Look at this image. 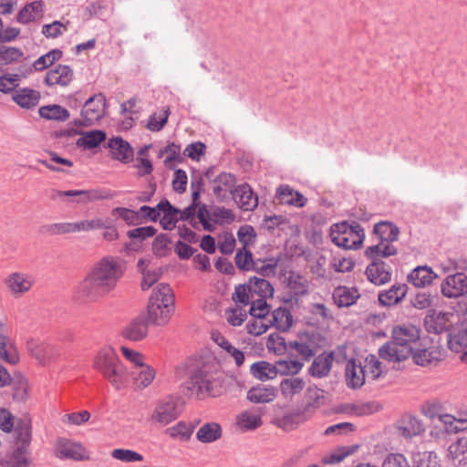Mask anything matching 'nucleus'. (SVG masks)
<instances>
[{
    "instance_id": "f257e3e1",
    "label": "nucleus",
    "mask_w": 467,
    "mask_h": 467,
    "mask_svg": "<svg viewBox=\"0 0 467 467\" xmlns=\"http://www.w3.org/2000/svg\"><path fill=\"white\" fill-rule=\"evenodd\" d=\"M124 262L115 256H104L90 267L77 287L78 296L87 300L98 299L112 292L125 272Z\"/></svg>"
},
{
    "instance_id": "f03ea898",
    "label": "nucleus",
    "mask_w": 467,
    "mask_h": 467,
    "mask_svg": "<svg viewBox=\"0 0 467 467\" xmlns=\"http://www.w3.org/2000/svg\"><path fill=\"white\" fill-rule=\"evenodd\" d=\"M420 338V329L411 324L396 325L391 329V340L379 349V357L389 362L400 363L412 354L413 344Z\"/></svg>"
},
{
    "instance_id": "7ed1b4c3",
    "label": "nucleus",
    "mask_w": 467,
    "mask_h": 467,
    "mask_svg": "<svg viewBox=\"0 0 467 467\" xmlns=\"http://www.w3.org/2000/svg\"><path fill=\"white\" fill-rule=\"evenodd\" d=\"M175 310V296L167 284L157 285L151 292L148 303V321L155 326H165Z\"/></svg>"
},
{
    "instance_id": "20e7f679",
    "label": "nucleus",
    "mask_w": 467,
    "mask_h": 467,
    "mask_svg": "<svg viewBox=\"0 0 467 467\" xmlns=\"http://www.w3.org/2000/svg\"><path fill=\"white\" fill-rule=\"evenodd\" d=\"M190 385L198 395L217 397L224 390L221 372L215 362L203 363L193 369L190 376Z\"/></svg>"
},
{
    "instance_id": "39448f33",
    "label": "nucleus",
    "mask_w": 467,
    "mask_h": 467,
    "mask_svg": "<svg viewBox=\"0 0 467 467\" xmlns=\"http://www.w3.org/2000/svg\"><path fill=\"white\" fill-rule=\"evenodd\" d=\"M332 242L344 249H358L363 243L365 234L359 224L341 223L334 224L330 230Z\"/></svg>"
},
{
    "instance_id": "423d86ee",
    "label": "nucleus",
    "mask_w": 467,
    "mask_h": 467,
    "mask_svg": "<svg viewBox=\"0 0 467 467\" xmlns=\"http://www.w3.org/2000/svg\"><path fill=\"white\" fill-rule=\"evenodd\" d=\"M178 400L174 396H166L159 400L151 410L149 420L154 424L166 426L179 417Z\"/></svg>"
},
{
    "instance_id": "0eeeda50",
    "label": "nucleus",
    "mask_w": 467,
    "mask_h": 467,
    "mask_svg": "<svg viewBox=\"0 0 467 467\" xmlns=\"http://www.w3.org/2000/svg\"><path fill=\"white\" fill-rule=\"evenodd\" d=\"M54 455L60 460L87 461L89 453L86 447L78 441L58 438L54 444Z\"/></svg>"
},
{
    "instance_id": "6e6552de",
    "label": "nucleus",
    "mask_w": 467,
    "mask_h": 467,
    "mask_svg": "<svg viewBox=\"0 0 467 467\" xmlns=\"http://www.w3.org/2000/svg\"><path fill=\"white\" fill-rule=\"evenodd\" d=\"M116 196V193L109 189L97 188L89 190H69V191H57L54 198L61 199L64 197H78V203H88L102 200H111Z\"/></svg>"
},
{
    "instance_id": "1a4fd4ad",
    "label": "nucleus",
    "mask_w": 467,
    "mask_h": 467,
    "mask_svg": "<svg viewBox=\"0 0 467 467\" xmlns=\"http://www.w3.org/2000/svg\"><path fill=\"white\" fill-rule=\"evenodd\" d=\"M105 108L106 99L102 94L92 96L82 108L80 123L87 126L95 124L104 116Z\"/></svg>"
},
{
    "instance_id": "9d476101",
    "label": "nucleus",
    "mask_w": 467,
    "mask_h": 467,
    "mask_svg": "<svg viewBox=\"0 0 467 467\" xmlns=\"http://www.w3.org/2000/svg\"><path fill=\"white\" fill-rule=\"evenodd\" d=\"M26 348L31 357L42 366L55 362L59 357V351L55 346L36 339L28 340Z\"/></svg>"
},
{
    "instance_id": "9b49d317",
    "label": "nucleus",
    "mask_w": 467,
    "mask_h": 467,
    "mask_svg": "<svg viewBox=\"0 0 467 467\" xmlns=\"http://www.w3.org/2000/svg\"><path fill=\"white\" fill-rule=\"evenodd\" d=\"M73 78V69L67 65L59 64L47 72L44 83L51 88H66L71 84Z\"/></svg>"
},
{
    "instance_id": "f8f14e48",
    "label": "nucleus",
    "mask_w": 467,
    "mask_h": 467,
    "mask_svg": "<svg viewBox=\"0 0 467 467\" xmlns=\"http://www.w3.org/2000/svg\"><path fill=\"white\" fill-rule=\"evenodd\" d=\"M441 294L448 298H457L467 293V276L463 273L448 275L441 285Z\"/></svg>"
},
{
    "instance_id": "ddd939ff",
    "label": "nucleus",
    "mask_w": 467,
    "mask_h": 467,
    "mask_svg": "<svg viewBox=\"0 0 467 467\" xmlns=\"http://www.w3.org/2000/svg\"><path fill=\"white\" fill-rule=\"evenodd\" d=\"M119 360L116 350L110 346L100 348L92 358V368L101 376Z\"/></svg>"
},
{
    "instance_id": "4468645a",
    "label": "nucleus",
    "mask_w": 467,
    "mask_h": 467,
    "mask_svg": "<svg viewBox=\"0 0 467 467\" xmlns=\"http://www.w3.org/2000/svg\"><path fill=\"white\" fill-rule=\"evenodd\" d=\"M8 291L16 296L27 293L34 285L31 275L24 272H13L5 280Z\"/></svg>"
},
{
    "instance_id": "2eb2a0df",
    "label": "nucleus",
    "mask_w": 467,
    "mask_h": 467,
    "mask_svg": "<svg viewBox=\"0 0 467 467\" xmlns=\"http://www.w3.org/2000/svg\"><path fill=\"white\" fill-rule=\"evenodd\" d=\"M235 177L228 172H221L212 182L213 192L219 201H223L228 193L234 194Z\"/></svg>"
},
{
    "instance_id": "dca6fc26",
    "label": "nucleus",
    "mask_w": 467,
    "mask_h": 467,
    "mask_svg": "<svg viewBox=\"0 0 467 467\" xmlns=\"http://www.w3.org/2000/svg\"><path fill=\"white\" fill-rule=\"evenodd\" d=\"M102 377L116 390L125 389L129 383V371L120 359Z\"/></svg>"
},
{
    "instance_id": "f3484780",
    "label": "nucleus",
    "mask_w": 467,
    "mask_h": 467,
    "mask_svg": "<svg viewBox=\"0 0 467 467\" xmlns=\"http://www.w3.org/2000/svg\"><path fill=\"white\" fill-rule=\"evenodd\" d=\"M233 195L237 205L244 211H253L258 205L257 195L247 183L235 187Z\"/></svg>"
},
{
    "instance_id": "a211bd4d",
    "label": "nucleus",
    "mask_w": 467,
    "mask_h": 467,
    "mask_svg": "<svg viewBox=\"0 0 467 467\" xmlns=\"http://www.w3.org/2000/svg\"><path fill=\"white\" fill-rule=\"evenodd\" d=\"M325 403V392L317 388L306 389L301 410L310 418Z\"/></svg>"
},
{
    "instance_id": "6ab92c4d",
    "label": "nucleus",
    "mask_w": 467,
    "mask_h": 467,
    "mask_svg": "<svg viewBox=\"0 0 467 467\" xmlns=\"http://www.w3.org/2000/svg\"><path fill=\"white\" fill-rule=\"evenodd\" d=\"M424 425L414 416H404L397 424L398 434L405 439H411L424 432Z\"/></svg>"
},
{
    "instance_id": "aec40b11",
    "label": "nucleus",
    "mask_w": 467,
    "mask_h": 467,
    "mask_svg": "<svg viewBox=\"0 0 467 467\" xmlns=\"http://www.w3.org/2000/svg\"><path fill=\"white\" fill-rule=\"evenodd\" d=\"M413 362L419 366L426 367L432 364H437L442 357L441 350L439 347L431 346L429 348H418L412 350Z\"/></svg>"
},
{
    "instance_id": "412c9836",
    "label": "nucleus",
    "mask_w": 467,
    "mask_h": 467,
    "mask_svg": "<svg viewBox=\"0 0 467 467\" xmlns=\"http://www.w3.org/2000/svg\"><path fill=\"white\" fill-rule=\"evenodd\" d=\"M448 347L456 353H460L467 348V323L461 322L454 327L448 335Z\"/></svg>"
},
{
    "instance_id": "4be33fe9",
    "label": "nucleus",
    "mask_w": 467,
    "mask_h": 467,
    "mask_svg": "<svg viewBox=\"0 0 467 467\" xmlns=\"http://www.w3.org/2000/svg\"><path fill=\"white\" fill-rule=\"evenodd\" d=\"M366 275L371 283L377 285L386 284L391 277L389 267L384 262L375 260L368 265Z\"/></svg>"
},
{
    "instance_id": "5701e85b",
    "label": "nucleus",
    "mask_w": 467,
    "mask_h": 467,
    "mask_svg": "<svg viewBox=\"0 0 467 467\" xmlns=\"http://www.w3.org/2000/svg\"><path fill=\"white\" fill-rule=\"evenodd\" d=\"M137 265L142 274L141 288L147 290L159 280L161 272L160 268L153 266L151 261L147 258L140 259Z\"/></svg>"
},
{
    "instance_id": "b1692460",
    "label": "nucleus",
    "mask_w": 467,
    "mask_h": 467,
    "mask_svg": "<svg viewBox=\"0 0 467 467\" xmlns=\"http://www.w3.org/2000/svg\"><path fill=\"white\" fill-rule=\"evenodd\" d=\"M305 387L306 382L302 378L290 377L280 382L279 390L284 400L292 401L296 396L304 390Z\"/></svg>"
},
{
    "instance_id": "393cba45",
    "label": "nucleus",
    "mask_w": 467,
    "mask_h": 467,
    "mask_svg": "<svg viewBox=\"0 0 467 467\" xmlns=\"http://www.w3.org/2000/svg\"><path fill=\"white\" fill-rule=\"evenodd\" d=\"M121 335L130 341H141L148 335V324L141 317L135 318L122 329Z\"/></svg>"
},
{
    "instance_id": "a878e982",
    "label": "nucleus",
    "mask_w": 467,
    "mask_h": 467,
    "mask_svg": "<svg viewBox=\"0 0 467 467\" xmlns=\"http://www.w3.org/2000/svg\"><path fill=\"white\" fill-rule=\"evenodd\" d=\"M276 196L280 203L297 208L304 207L307 202V198L288 185H281L276 191Z\"/></svg>"
},
{
    "instance_id": "bb28decb",
    "label": "nucleus",
    "mask_w": 467,
    "mask_h": 467,
    "mask_svg": "<svg viewBox=\"0 0 467 467\" xmlns=\"http://www.w3.org/2000/svg\"><path fill=\"white\" fill-rule=\"evenodd\" d=\"M309 419L301 409H298L278 418L276 425L284 431H289L298 428Z\"/></svg>"
},
{
    "instance_id": "cd10ccee",
    "label": "nucleus",
    "mask_w": 467,
    "mask_h": 467,
    "mask_svg": "<svg viewBox=\"0 0 467 467\" xmlns=\"http://www.w3.org/2000/svg\"><path fill=\"white\" fill-rule=\"evenodd\" d=\"M2 467H32L28 448L14 446L12 454L1 461Z\"/></svg>"
},
{
    "instance_id": "c85d7f7f",
    "label": "nucleus",
    "mask_w": 467,
    "mask_h": 467,
    "mask_svg": "<svg viewBox=\"0 0 467 467\" xmlns=\"http://www.w3.org/2000/svg\"><path fill=\"white\" fill-rule=\"evenodd\" d=\"M108 147L112 157L118 161L129 162L133 158V150L130 144L120 138L110 139Z\"/></svg>"
},
{
    "instance_id": "c756f323",
    "label": "nucleus",
    "mask_w": 467,
    "mask_h": 467,
    "mask_svg": "<svg viewBox=\"0 0 467 467\" xmlns=\"http://www.w3.org/2000/svg\"><path fill=\"white\" fill-rule=\"evenodd\" d=\"M14 446L28 448L32 440L31 420L25 419L16 423L14 429Z\"/></svg>"
},
{
    "instance_id": "7c9ffc66",
    "label": "nucleus",
    "mask_w": 467,
    "mask_h": 467,
    "mask_svg": "<svg viewBox=\"0 0 467 467\" xmlns=\"http://www.w3.org/2000/svg\"><path fill=\"white\" fill-rule=\"evenodd\" d=\"M360 295L358 289L348 286H338L333 292L334 303L338 307H348L354 305Z\"/></svg>"
},
{
    "instance_id": "2f4dec72",
    "label": "nucleus",
    "mask_w": 467,
    "mask_h": 467,
    "mask_svg": "<svg viewBox=\"0 0 467 467\" xmlns=\"http://www.w3.org/2000/svg\"><path fill=\"white\" fill-rule=\"evenodd\" d=\"M293 322L294 319L291 312L282 306L272 311L271 319L269 320L271 327L281 332L288 331L293 326Z\"/></svg>"
},
{
    "instance_id": "473e14b6",
    "label": "nucleus",
    "mask_w": 467,
    "mask_h": 467,
    "mask_svg": "<svg viewBox=\"0 0 467 467\" xmlns=\"http://www.w3.org/2000/svg\"><path fill=\"white\" fill-rule=\"evenodd\" d=\"M262 424V415L257 410H245L236 417V425L242 431L255 430Z\"/></svg>"
},
{
    "instance_id": "72a5a7b5",
    "label": "nucleus",
    "mask_w": 467,
    "mask_h": 467,
    "mask_svg": "<svg viewBox=\"0 0 467 467\" xmlns=\"http://www.w3.org/2000/svg\"><path fill=\"white\" fill-rule=\"evenodd\" d=\"M195 426L192 423L179 421L166 429L165 433L172 440L182 442L189 441L193 434Z\"/></svg>"
},
{
    "instance_id": "f704fd0d",
    "label": "nucleus",
    "mask_w": 467,
    "mask_h": 467,
    "mask_svg": "<svg viewBox=\"0 0 467 467\" xmlns=\"http://www.w3.org/2000/svg\"><path fill=\"white\" fill-rule=\"evenodd\" d=\"M437 275L428 266H418L409 275V281L416 287H424L432 283Z\"/></svg>"
},
{
    "instance_id": "c9c22d12",
    "label": "nucleus",
    "mask_w": 467,
    "mask_h": 467,
    "mask_svg": "<svg viewBox=\"0 0 467 467\" xmlns=\"http://www.w3.org/2000/svg\"><path fill=\"white\" fill-rule=\"evenodd\" d=\"M223 434L222 427L217 422H207L196 432V439L202 443H212L218 441Z\"/></svg>"
},
{
    "instance_id": "e433bc0d",
    "label": "nucleus",
    "mask_w": 467,
    "mask_h": 467,
    "mask_svg": "<svg viewBox=\"0 0 467 467\" xmlns=\"http://www.w3.org/2000/svg\"><path fill=\"white\" fill-rule=\"evenodd\" d=\"M276 397V389L273 386L258 385L247 392V399L254 403H267Z\"/></svg>"
},
{
    "instance_id": "4c0bfd02",
    "label": "nucleus",
    "mask_w": 467,
    "mask_h": 467,
    "mask_svg": "<svg viewBox=\"0 0 467 467\" xmlns=\"http://www.w3.org/2000/svg\"><path fill=\"white\" fill-rule=\"evenodd\" d=\"M366 375L361 365L355 361H348L346 366V380L352 389L360 388L365 383Z\"/></svg>"
},
{
    "instance_id": "58836bf2",
    "label": "nucleus",
    "mask_w": 467,
    "mask_h": 467,
    "mask_svg": "<svg viewBox=\"0 0 467 467\" xmlns=\"http://www.w3.org/2000/svg\"><path fill=\"white\" fill-rule=\"evenodd\" d=\"M133 372V383L138 389L148 388L156 377V370L147 363Z\"/></svg>"
},
{
    "instance_id": "ea45409f",
    "label": "nucleus",
    "mask_w": 467,
    "mask_h": 467,
    "mask_svg": "<svg viewBox=\"0 0 467 467\" xmlns=\"http://www.w3.org/2000/svg\"><path fill=\"white\" fill-rule=\"evenodd\" d=\"M448 457L456 464L467 462V436H462L450 444Z\"/></svg>"
},
{
    "instance_id": "a19ab883",
    "label": "nucleus",
    "mask_w": 467,
    "mask_h": 467,
    "mask_svg": "<svg viewBox=\"0 0 467 467\" xmlns=\"http://www.w3.org/2000/svg\"><path fill=\"white\" fill-rule=\"evenodd\" d=\"M43 2L34 1L26 5L17 15V22L21 24H27L39 19L43 16Z\"/></svg>"
},
{
    "instance_id": "79ce46f5",
    "label": "nucleus",
    "mask_w": 467,
    "mask_h": 467,
    "mask_svg": "<svg viewBox=\"0 0 467 467\" xmlns=\"http://www.w3.org/2000/svg\"><path fill=\"white\" fill-rule=\"evenodd\" d=\"M250 372L254 378L261 381L274 379L276 375L275 364L267 361H257L251 365Z\"/></svg>"
},
{
    "instance_id": "37998d69",
    "label": "nucleus",
    "mask_w": 467,
    "mask_h": 467,
    "mask_svg": "<svg viewBox=\"0 0 467 467\" xmlns=\"http://www.w3.org/2000/svg\"><path fill=\"white\" fill-rule=\"evenodd\" d=\"M334 360L332 354H322L317 357L311 367L309 372L313 377L323 378L328 375Z\"/></svg>"
},
{
    "instance_id": "c03bdc74",
    "label": "nucleus",
    "mask_w": 467,
    "mask_h": 467,
    "mask_svg": "<svg viewBox=\"0 0 467 467\" xmlns=\"http://www.w3.org/2000/svg\"><path fill=\"white\" fill-rule=\"evenodd\" d=\"M158 209L164 213L160 221V223L162 226V228L165 230L173 229L176 226V223L179 220V210L172 207L171 204L167 200L161 201L158 204Z\"/></svg>"
},
{
    "instance_id": "a18cd8bd",
    "label": "nucleus",
    "mask_w": 467,
    "mask_h": 467,
    "mask_svg": "<svg viewBox=\"0 0 467 467\" xmlns=\"http://www.w3.org/2000/svg\"><path fill=\"white\" fill-rule=\"evenodd\" d=\"M406 285H394L385 293L379 296V301L383 306H394L400 302L407 294Z\"/></svg>"
},
{
    "instance_id": "49530a36",
    "label": "nucleus",
    "mask_w": 467,
    "mask_h": 467,
    "mask_svg": "<svg viewBox=\"0 0 467 467\" xmlns=\"http://www.w3.org/2000/svg\"><path fill=\"white\" fill-rule=\"evenodd\" d=\"M362 368L366 378L372 380L378 379L387 371L382 362L375 355H368L365 358L364 366H362Z\"/></svg>"
},
{
    "instance_id": "de8ad7c7",
    "label": "nucleus",
    "mask_w": 467,
    "mask_h": 467,
    "mask_svg": "<svg viewBox=\"0 0 467 467\" xmlns=\"http://www.w3.org/2000/svg\"><path fill=\"white\" fill-rule=\"evenodd\" d=\"M248 283L250 285V290H252L254 298L255 296H258V298L263 299L273 296L274 287L269 281L264 278L254 276L249 279Z\"/></svg>"
},
{
    "instance_id": "09e8293b",
    "label": "nucleus",
    "mask_w": 467,
    "mask_h": 467,
    "mask_svg": "<svg viewBox=\"0 0 467 467\" xmlns=\"http://www.w3.org/2000/svg\"><path fill=\"white\" fill-rule=\"evenodd\" d=\"M374 233L379 236L381 241L389 244L398 240L400 230L393 223L382 221L375 224Z\"/></svg>"
},
{
    "instance_id": "8fccbe9b",
    "label": "nucleus",
    "mask_w": 467,
    "mask_h": 467,
    "mask_svg": "<svg viewBox=\"0 0 467 467\" xmlns=\"http://www.w3.org/2000/svg\"><path fill=\"white\" fill-rule=\"evenodd\" d=\"M435 328L437 331L448 330L451 331L454 328L453 325L457 327L460 325L459 315L453 312H439L434 317Z\"/></svg>"
},
{
    "instance_id": "3c124183",
    "label": "nucleus",
    "mask_w": 467,
    "mask_h": 467,
    "mask_svg": "<svg viewBox=\"0 0 467 467\" xmlns=\"http://www.w3.org/2000/svg\"><path fill=\"white\" fill-rule=\"evenodd\" d=\"M39 99V92L31 88H22L16 91L13 97L16 104L26 109L35 107L38 103Z\"/></svg>"
},
{
    "instance_id": "603ef678",
    "label": "nucleus",
    "mask_w": 467,
    "mask_h": 467,
    "mask_svg": "<svg viewBox=\"0 0 467 467\" xmlns=\"http://www.w3.org/2000/svg\"><path fill=\"white\" fill-rule=\"evenodd\" d=\"M105 139V132L101 130H91L82 133L77 140V145L83 149L89 150L99 146Z\"/></svg>"
},
{
    "instance_id": "864d4df0",
    "label": "nucleus",
    "mask_w": 467,
    "mask_h": 467,
    "mask_svg": "<svg viewBox=\"0 0 467 467\" xmlns=\"http://www.w3.org/2000/svg\"><path fill=\"white\" fill-rule=\"evenodd\" d=\"M0 358L10 364H16L19 361L16 348L5 335H0Z\"/></svg>"
},
{
    "instance_id": "5fc2aeb1",
    "label": "nucleus",
    "mask_w": 467,
    "mask_h": 467,
    "mask_svg": "<svg viewBox=\"0 0 467 467\" xmlns=\"http://www.w3.org/2000/svg\"><path fill=\"white\" fill-rule=\"evenodd\" d=\"M397 249L394 245L381 241L376 245L368 246L366 249V255L375 261H378L380 257H389L396 254Z\"/></svg>"
},
{
    "instance_id": "6e6d98bb",
    "label": "nucleus",
    "mask_w": 467,
    "mask_h": 467,
    "mask_svg": "<svg viewBox=\"0 0 467 467\" xmlns=\"http://www.w3.org/2000/svg\"><path fill=\"white\" fill-rule=\"evenodd\" d=\"M439 420L443 424L447 431L459 432L467 430V419L456 418L451 414H440Z\"/></svg>"
},
{
    "instance_id": "4d7b16f0",
    "label": "nucleus",
    "mask_w": 467,
    "mask_h": 467,
    "mask_svg": "<svg viewBox=\"0 0 467 467\" xmlns=\"http://www.w3.org/2000/svg\"><path fill=\"white\" fill-rule=\"evenodd\" d=\"M39 115L47 119L64 121L69 118V112L67 109L59 105H49L39 109Z\"/></svg>"
},
{
    "instance_id": "13d9d810",
    "label": "nucleus",
    "mask_w": 467,
    "mask_h": 467,
    "mask_svg": "<svg viewBox=\"0 0 467 467\" xmlns=\"http://www.w3.org/2000/svg\"><path fill=\"white\" fill-rule=\"evenodd\" d=\"M61 57L62 51L53 49L35 60L33 67L36 71H43L52 66L56 61L59 60Z\"/></svg>"
},
{
    "instance_id": "bf43d9fd",
    "label": "nucleus",
    "mask_w": 467,
    "mask_h": 467,
    "mask_svg": "<svg viewBox=\"0 0 467 467\" xmlns=\"http://www.w3.org/2000/svg\"><path fill=\"white\" fill-rule=\"evenodd\" d=\"M270 327L271 324L268 319L258 317H251L245 325L247 334L254 337H259L265 334Z\"/></svg>"
},
{
    "instance_id": "052dcab7",
    "label": "nucleus",
    "mask_w": 467,
    "mask_h": 467,
    "mask_svg": "<svg viewBox=\"0 0 467 467\" xmlns=\"http://www.w3.org/2000/svg\"><path fill=\"white\" fill-rule=\"evenodd\" d=\"M110 454L113 459L126 463L142 462L144 460L140 453L130 449H114Z\"/></svg>"
},
{
    "instance_id": "680f3d73",
    "label": "nucleus",
    "mask_w": 467,
    "mask_h": 467,
    "mask_svg": "<svg viewBox=\"0 0 467 467\" xmlns=\"http://www.w3.org/2000/svg\"><path fill=\"white\" fill-rule=\"evenodd\" d=\"M415 467H441V461L432 451L418 452L414 458Z\"/></svg>"
},
{
    "instance_id": "e2e57ef3",
    "label": "nucleus",
    "mask_w": 467,
    "mask_h": 467,
    "mask_svg": "<svg viewBox=\"0 0 467 467\" xmlns=\"http://www.w3.org/2000/svg\"><path fill=\"white\" fill-rule=\"evenodd\" d=\"M287 286L295 296L306 295L308 289L306 279L296 274H291L288 277Z\"/></svg>"
},
{
    "instance_id": "0e129e2a",
    "label": "nucleus",
    "mask_w": 467,
    "mask_h": 467,
    "mask_svg": "<svg viewBox=\"0 0 467 467\" xmlns=\"http://www.w3.org/2000/svg\"><path fill=\"white\" fill-rule=\"evenodd\" d=\"M303 366L298 360H278L275 363L276 375H296Z\"/></svg>"
},
{
    "instance_id": "69168bd1",
    "label": "nucleus",
    "mask_w": 467,
    "mask_h": 467,
    "mask_svg": "<svg viewBox=\"0 0 467 467\" xmlns=\"http://www.w3.org/2000/svg\"><path fill=\"white\" fill-rule=\"evenodd\" d=\"M170 112L166 108L161 109V110L157 114H152L147 123V128L151 131H159L161 130L164 125L167 123Z\"/></svg>"
},
{
    "instance_id": "338daca9",
    "label": "nucleus",
    "mask_w": 467,
    "mask_h": 467,
    "mask_svg": "<svg viewBox=\"0 0 467 467\" xmlns=\"http://www.w3.org/2000/svg\"><path fill=\"white\" fill-rule=\"evenodd\" d=\"M381 467H411L408 458L400 452H390L385 456Z\"/></svg>"
},
{
    "instance_id": "774afa93",
    "label": "nucleus",
    "mask_w": 467,
    "mask_h": 467,
    "mask_svg": "<svg viewBox=\"0 0 467 467\" xmlns=\"http://www.w3.org/2000/svg\"><path fill=\"white\" fill-rule=\"evenodd\" d=\"M246 310L242 306H234L225 310L227 322L234 327L241 326L246 319Z\"/></svg>"
}]
</instances>
